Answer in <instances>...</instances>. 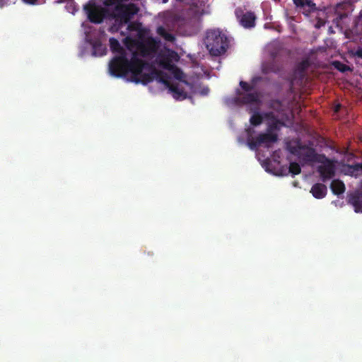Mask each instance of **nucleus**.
<instances>
[{
  "label": "nucleus",
  "mask_w": 362,
  "mask_h": 362,
  "mask_svg": "<svg viewBox=\"0 0 362 362\" xmlns=\"http://www.w3.org/2000/svg\"><path fill=\"white\" fill-rule=\"evenodd\" d=\"M132 70H134V77L133 82L146 85L154 79L165 85L173 94L176 99L180 98L184 94L182 90L176 84L171 83L168 74L156 69L151 64L146 61H140L134 59L132 62Z\"/></svg>",
  "instance_id": "nucleus-1"
},
{
  "label": "nucleus",
  "mask_w": 362,
  "mask_h": 362,
  "mask_svg": "<svg viewBox=\"0 0 362 362\" xmlns=\"http://www.w3.org/2000/svg\"><path fill=\"white\" fill-rule=\"evenodd\" d=\"M110 45L112 51L119 52V54L115 57L109 64L110 74L115 77H125L130 73V81L133 82L134 74V70H132V62L134 58L140 61L144 60L139 57L136 52L132 53L131 59H129L119 41L114 37L110 39Z\"/></svg>",
  "instance_id": "nucleus-2"
},
{
  "label": "nucleus",
  "mask_w": 362,
  "mask_h": 362,
  "mask_svg": "<svg viewBox=\"0 0 362 362\" xmlns=\"http://www.w3.org/2000/svg\"><path fill=\"white\" fill-rule=\"evenodd\" d=\"M204 43L210 54L215 57L224 54L228 47V37L219 29L207 31Z\"/></svg>",
  "instance_id": "nucleus-3"
},
{
  "label": "nucleus",
  "mask_w": 362,
  "mask_h": 362,
  "mask_svg": "<svg viewBox=\"0 0 362 362\" xmlns=\"http://www.w3.org/2000/svg\"><path fill=\"white\" fill-rule=\"evenodd\" d=\"M139 11V6L134 3L116 5L110 13V16L115 19V23L111 29L117 31L127 24Z\"/></svg>",
  "instance_id": "nucleus-4"
},
{
  "label": "nucleus",
  "mask_w": 362,
  "mask_h": 362,
  "mask_svg": "<svg viewBox=\"0 0 362 362\" xmlns=\"http://www.w3.org/2000/svg\"><path fill=\"white\" fill-rule=\"evenodd\" d=\"M291 153L302 158L305 163H318L322 161L320 159H325V154H319L313 147L307 145L298 144L291 149Z\"/></svg>",
  "instance_id": "nucleus-5"
},
{
  "label": "nucleus",
  "mask_w": 362,
  "mask_h": 362,
  "mask_svg": "<svg viewBox=\"0 0 362 362\" xmlns=\"http://www.w3.org/2000/svg\"><path fill=\"white\" fill-rule=\"evenodd\" d=\"M322 161L318 163H321L317 168V171L320 174V180L325 182L330 180L335 175V165L334 162L325 156V159H321Z\"/></svg>",
  "instance_id": "nucleus-6"
},
{
  "label": "nucleus",
  "mask_w": 362,
  "mask_h": 362,
  "mask_svg": "<svg viewBox=\"0 0 362 362\" xmlns=\"http://www.w3.org/2000/svg\"><path fill=\"white\" fill-rule=\"evenodd\" d=\"M88 18L91 23H100L104 18L110 16V11L104 7L92 6L90 8L85 7Z\"/></svg>",
  "instance_id": "nucleus-7"
},
{
  "label": "nucleus",
  "mask_w": 362,
  "mask_h": 362,
  "mask_svg": "<svg viewBox=\"0 0 362 362\" xmlns=\"http://www.w3.org/2000/svg\"><path fill=\"white\" fill-rule=\"evenodd\" d=\"M235 13L240 24L244 28H251L255 26L256 17L253 12H244L242 8H238L235 9Z\"/></svg>",
  "instance_id": "nucleus-8"
},
{
  "label": "nucleus",
  "mask_w": 362,
  "mask_h": 362,
  "mask_svg": "<svg viewBox=\"0 0 362 362\" xmlns=\"http://www.w3.org/2000/svg\"><path fill=\"white\" fill-rule=\"evenodd\" d=\"M235 103L238 105L258 104L260 103L259 94L257 92L242 93L238 90Z\"/></svg>",
  "instance_id": "nucleus-9"
},
{
  "label": "nucleus",
  "mask_w": 362,
  "mask_h": 362,
  "mask_svg": "<svg viewBox=\"0 0 362 362\" xmlns=\"http://www.w3.org/2000/svg\"><path fill=\"white\" fill-rule=\"evenodd\" d=\"M173 60H177V59H171L168 55L161 56L156 59L158 65L163 69L173 71L176 74L177 72H180V69L173 64ZM175 76L177 78L178 77L177 74H175Z\"/></svg>",
  "instance_id": "nucleus-10"
},
{
  "label": "nucleus",
  "mask_w": 362,
  "mask_h": 362,
  "mask_svg": "<svg viewBox=\"0 0 362 362\" xmlns=\"http://www.w3.org/2000/svg\"><path fill=\"white\" fill-rule=\"evenodd\" d=\"M342 170L346 175L358 177L362 175V163H358L354 165H344Z\"/></svg>",
  "instance_id": "nucleus-11"
},
{
  "label": "nucleus",
  "mask_w": 362,
  "mask_h": 362,
  "mask_svg": "<svg viewBox=\"0 0 362 362\" xmlns=\"http://www.w3.org/2000/svg\"><path fill=\"white\" fill-rule=\"evenodd\" d=\"M258 137L259 143L264 144L267 148H269L271 144H274L278 140L277 134L272 132L259 134Z\"/></svg>",
  "instance_id": "nucleus-12"
},
{
  "label": "nucleus",
  "mask_w": 362,
  "mask_h": 362,
  "mask_svg": "<svg viewBox=\"0 0 362 362\" xmlns=\"http://www.w3.org/2000/svg\"><path fill=\"white\" fill-rule=\"evenodd\" d=\"M327 192V186L322 183H316L313 185L310 193L318 199L324 198Z\"/></svg>",
  "instance_id": "nucleus-13"
},
{
  "label": "nucleus",
  "mask_w": 362,
  "mask_h": 362,
  "mask_svg": "<svg viewBox=\"0 0 362 362\" xmlns=\"http://www.w3.org/2000/svg\"><path fill=\"white\" fill-rule=\"evenodd\" d=\"M294 4L300 8L304 9L303 11L306 16L312 11L315 10V4L311 0H293Z\"/></svg>",
  "instance_id": "nucleus-14"
},
{
  "label": "nucleus",
  "mask_w": 362,
  "mask_h": 362,
  "mask_svg": "<svg viewBox=\"0 0 362 362\" xmlns=\"http://www.w3.org/2000/svg\"><path fill=\"white\" fill-rule=\"evenodd\" d=\"M330 189L334 194L339 196L345 192L346 187L341 180L335 179L332 181Z\"/></svg>",
  "instance_id": "nucleus-15"
},
{
  "label": "nucleus",
  "mask_w": 362,
  "mask_h": 362,
  "mask_svg": "<svg viewBox=\"0 0 362 362\" xmlns=\"http://www.w3.org/2000/svg\"><path fill=\"white\" fill-rule=\"evenodd\" d=\"M93 54L95 56H103L105 54L106 48L98 40L92 43Z\"/></svg>",
  "instance_id": "nucleus-16"
},
{
  "label": "nucleus",
  "mask_w": 362,
  "mask_h": 362,
  "mask_svg": "<svg viewBox=\"0 0 362 362\" xmlns=\"http://www.w3.org/2000/svg\"><path fill=\"white\" fill-rule=\"evenodd\" d=\"M157 33L168 42H173L175 40L174 35L168 33L163 26L158 27Z\"/></svg>",
  "instance_id": "nucleus-17"
},
{
  "label": "nucleus",
  "mask_w": 362,
  "mask_h": 362,
  "mask_svg": "<svg viewBox=\"0 0 362 362\" xmlns=\"http://www.w3.org/2000/svg\"><path fill=\"white\" fill-rule=\"evenodd\" d=\"M301 172L300 166L296 162H292L289 165V173L293 175L300 174Z\"/></svg>",
  "instance_id": "nucleus-18"
},
{
  "label": "nucleus",
  "mask_w": 362,
  "mask_h": 362,
  "mask_svg": "<svg viewBox=\"0 0 362 362\" xmlns=\"http://www.w3.org/2000/svg\"><path fill=\"white\" fill-rule=\"evenodd\" d=\"M250 123L254 126H257L262 122V117L257 113L252 115L250 119Z\"/></svg>",
  "instance_id": "nucleus-19"
},
{
  "label": "nucleus",
  "mask_w": 362,
  "mask_h": 362,
  "mask_svg": "<svg viewBox=\"0 0 362 362\" xmlns=\"http://www.w3.org/2000/svg\"><path fill=\"white\" fill-rule=\"evenodd\" d=\"M261 144L259 143V137L258 136L256 137V139H248L247 141V146L251 150H256L259 146H260Z\"/></svg>",
  "instance_id": "nucleus-20"
},
{
  "label": "nucleus",
  "mask_w": 362,
  "mask_h": 362,
  "mask_svg": "<svg viewBox=\"0 0 362 362\" xmlns=\"http://www.w3.org/2000/svg\"><path fill=\"white\" fill-rule=\"evenodd\" d=\"M310 65V63L308 60H303L301 62H300L298 65V70L303 74L305 71L308 68Z\"/></svg>",
  "instance_id": "nucleus-21"
},
{
  "label": "nucleus",
  "mask_w": 362,
  "mask_h": 362,
  "mask_svg": "<svg viewBox=\"0 0 362 362\" xmlns=\"http://www.w3.org/2000/svg\"><path fill=\"white\" fill-rule=\"evenodd\" d=\"M240 86L241 87V88L245 92V93H247V92H250L253 90L254 88V86L253 85H250L248 83L245 82V81H241L240 82Z\"/></svg>",
  "instance_id": "nucleus-22"
},
{
  "label": "nucleus",
  "mask_w": 362,
  "mask_h": 362,
  "mask_svg": "<svg viewBox=\"0 0 362 362\" xmlns=\"http://www.w3.org/2000/svg\"><path fill=\"white\" fill-rule=\"evenodd\" d=\"M334 66L341 72H345L350 69L347 65L342 64L339 62H334Z\"/></svg>",
  "instance_id": "nucleus-23"
},
{
  "label": "nucleus",
  "mask_w": 362,
  "mask_h": 362,
  "mask_svg": "<svg viewBox=\"0 0 362 362\" xmlns=\"http://www.w3.org/2000/svg\"><path fill=\"white\" fill-rule=\"evenodd\" d=\"M121 0H106V5L107 6H115L118 4H122Z\"/></svg>",
  "instance_id": "nucleus-24"
},
{
  "label": "nucleus",
  "mask_w": 362,
  "mask_h": 362,
  "mask_svg": "<svg viewBox=\"0 0 362 362\" xmlns=\"http://www.w3.org/2000/svg\"><path fill=\"white\" fill-rule=\"evenodd\" d=\"M209 93V88L208 87H204L200 90L202 95H206Z\"/></svg>",
  "instance_id": "nucleus-25"
},
{
  "label": "nucleus",
  "mask_w": 362,
  "mask_h": 362,
  "mask_svg": "<svg viewBox=\"0 0 362 362\" xmlns=\"http://www.w3.org/2000/svg\"><path fill=\"white\" fill-rule=\"evenodd\" d=\"M355 55L362 59V47H359L358 49H356Z\"/></svg>",
  "instance_id": "nucleus-26"
},
{
  "label": "nucleus",
  "mask_w": 362,
  "mask_h": 362,
  "mask_svg": "<svg viewBox=\"0 0 362 362\" xmlns=\"http://www.w3.org/2000/svg\"><path fill=\"white\" fill-rule=\"evenodd\" d=\"M23 1L25 3L30 4H33L37 1V0H23Z\"/></svg>",
  "instance_id": "nucleus-27"
},
{
  "label": "nucleus",
  "mask_w": 362,
  "mask_h": 362,
  "mask_svg": "<svg viewBox=\"0 0 362 362\" xmlns=\"http://www.w3.org/2000/svg\"><path fill=\"white\" fill-rule=\"evenodd\" d=\"M175 1L177 2H183L184 1V0H175Z\"/></svg>",
  "instance_id": "nucleus-28"
},
{
  "label": "nucleus",
  "mask_w": 362,
  "mask_h": 362,
  "mask_svg": "<svg viewBox=\"0 0 362 362\" xmlns=\"http://www.w3.org/2000/svg\"><path fill=\"white\" fill-rule=\"evenodd\" d=\"M168 0H163V3H167Z\"/></svg>",
  "instance_id": "nucleus-29"
}]
</instances>
